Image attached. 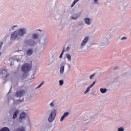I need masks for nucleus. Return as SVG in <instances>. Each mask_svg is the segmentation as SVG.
Listing matches in <instances>:
<instances>
[{
	"label": "nucleus",
	"mask_w": 131,
	"mask_h": 131,
	"mask_svg": "<svg viewBox=\"0 0 131 131\" xmlns=\"http://www.w3.org/2000/svg\"><path fill=\"white\" fill-rule=\"evenodd\" d=\"M0 74L1 75H5V78H8L10 76V74L8 73V70L6 68L0 69Z\"/></svg>",
	"instance_id": "f257e3e1"
},
{
	"label": "nucleus",
	"mask_w": 131,
	"mask_h": 131,
	"mask_svg": "<svg viewBox=\"0 0 131 131\" xmlns=\"http://www.w3.org/2000/svg\"><path fill=\"white\" fill-rule=\"evenodd\" d=\"M30 69H31V68L28 63H25L21 68L22 71H23V72H25V73H27V72H29V71H30Z\"/></svg>",
	"instance_id": "f03ea898"
},
{
	"label": "nucleus",
	"mask_w": 131,
	"mask_h": 131,
	"mask_svg": "<svg viewBox=\"0 0 131 131\" xmlns=\"http://www.w3.org/2000/svg\"><path fill=\"white\" fill-rule=\"evenodd\" d=\"M56 117V111H53L51 114L49 116V117L48 118V120L50 121V122H52V121H54V120L55 119V117Z\"/></svg>",
	"instance_id": "7ed1b4c3"
},
{
	"label": "nucleus",
	"mask_w": 131,
	"mask_h": 131,
	"mask_svg": "<svg viewBox=\"0 0 131 131\" xmlns=\"http://www.w3.org/2000/svg\"><path fill=\"white\" fill-rule=\"evenodd\" d=\"M25 95V90H19L17 92L16 96L17 97H22V96H24Z\"/></svg>",
	"instance_id": "20e7f679"
},
{
	"label": "nucleus",
	"mask_w": 131,
	"mask_h": 131,
	"mask_svg": "<svg viewBox=\"0 0 131 131\" xmlns=\"http://www.w3.org/2000/svg\"><path fill=\"white\" fill-rule=\"evenodd\" d=\"M26 33V30L25 29H20L18 30V34L20 35V36H23Z\"/></svg>",
	"instance_id": "39448f33"
},
{
	"label": "nucleus",
	"mask_w": 131,
	"mask_h": 131,
	"mask_svg": "<svg viewBox=\"0 0 131 131\" xmlns=\"http://www.w3.org/2000/svg\"><path fill=\"white\" fill-rule=\"evenodd\" d=\"M18 36V33L15 31L11 35V39L12 40H15V38H17V37Z\"/></svg>",
	"instance_id": "423d86ee"
},
{
	"label": "nucleus",
	"mask_w": 131,
	"mask_h": 131,
	"mask_svg": "<svg viewBox=\"0 0 131 131\" xmlns=\"http://www.w3.org/2000/svg\"><path fill=\"white\" fill-rule=\"evenodd\" d=\"M88 40H89V37H85L83 41L81 42V46H84L86 42H88Z\"/></svg>",
	"instance_id": "0eeeda50"
},
{
	"label": "nucleus",
	"mask_w": 131,
	"mask_h": 131,
	"mask_svg": "<svg viewBox=\"0 0 131 131\" xmlns=\"http://www.w3.org/2000/svg\"><path fill=\"white\" fill-rule=\"evenodd\" d=\"M69 113L68 112L65 113L60 118V121H63V120H64V119H65V117H67V116H68L69 115Z\"/></svg>",
	"instance_id": "6e6552de"
},
{
	"label": "nucleus",
	"mask_w": 131,
	"mask_h": 131,
	"mask_svg": "<svg viewBox=\"0 0 131 131\" xmlns=\"http://www.w3.org/2000/svg\"><path fill=\"white\" fill-rule=\"evenodd\" d=\"M33 53V50L32 49H29L27 51V55L28 56H31Z\"/></svg>",
	"instance_id": "1a4fd4ad"
},
{
	"label": "nucleus",
	"mask_w": 131,
	"mask_h": 131,
	"mask_svg": "<svg viewBox=\"0 0 131 131\" xmlns=\"http://www.w3.org/2000/svg\"><path fill=\"white\" fill-rule=\"evenodd\" d=\"M19 111H16L13 116L12 119H16L17 118V115L19 113Z\"/></svg>",
	"instance_id": "9d476101"
},
{
	"label": "nucleus",
	"mask_w": 131,
	"mask_h": 131,
	"mask_svg": "<svg viewBox=\"0 0 131 131\" xmlns=\"http://www.w3.org/2000/svg\"><path fill=\"white\" fill-rule=\"evenodd\" d=\"M25 117H26V114L24 112H23L21 114H20V119H23V118H25Z\"/></svg>",
	"instance_id": "9b49d317"
},
{
	"label": "nucleus",
	"mask_w": 131,
	"mask_h": 131,
	"mask_svg": "<svg viewBox=\"0 0 131 131\" xmlns=\"http://www.w3.org/2000/svg\"><path fill=\"white\" fill-rule=\"evenodd\" d=\"M85 23L88 24V25H90L91 24V20L89 18H86L84 19Z\"/></svg>",
	"instance_id": "f8f14e48"
},
{
	"label": "nucleus",
	"mask_w": 131,
	"mask_h": 131,
	"mask_svg": "<svg viewBox=\"0 0 131 131\" xmlns=\"http://www.w3.org/2000/svg\"><path fill=\"white\" fill-rule=\"evenodd\" d=\"M66 57L68 59V60L70 62V61H71V55H70V54H66Z\"/></svg>",
	"instance_id": "ddd939ff"
},
{
	"label": "nucleus",
	"mask_w": 131,
	"mask_h": 131,
	"mask_svg": "<svg viewBox=\"0 0 131 131\" xmlns=\"http://www.w3.org/2000/svg\"><path fill=\"white\" fill-rule=\"evenodd\" d=\"M64 66H62L60 67V73H61V74H63V73H64Z\"/></svg>",
	"instance_id": "4468645a"
},
{
	"label": "nucleus",
	"mask_w": 131,
	"mask_h": 131,
	"mask_svg": "<svg viewBox=\"0 0 131 131\" xmlns=\"http://www.w3.org/2000/svg\"><path fill=\"white\" fill-rule=\"evenodd\" d=\"M100 92L102 94H105V93H106V92H107V89L101 88Z\"/></svg>",
	"instance_id": "2eb2a0df"
},
{
	"label": "nucleus",
	"mask_w": 131,
	"mask_h": 131,
	"mask_svg": "<svg viewBox=\"0 0 131 131\" xmlns=\"http://www.w3.org/2000/svg\"><path fill=\"white\" fill-rule=\"evenodd\" d=\"M0 131H10V129L7 127L2 128Z\"/></svg>",
	"instance_id": "dca6fc26"
},
{
	"label": "nucleus",
	"mask_w": 131,
	"mask_h": 131,
	"mask_svg": "<svg viewBox=\"0 0 131 131\" xmlns=\"http://www.w3.org/2000/svg\"><path fill=\"white\" fill-rule=\"evenodd\" d=\"M79 0H74V1L73 2V3H72L71 7H74L75 4H76V3H77V2H78Z\"/></svg>",
	"instance_id": "f3484780"
},
{
	"label": "nucleus",
	"mask_w": 131,
	"mask_h": 131,
	"mask_svg": "<svg viewBox=\"0 0 131 131\" xmlns=\"http://www.w3.org/2000/svg\"><path fill=\"white\" fill-rule=\"evenodd\" d=\"M43 83H45V81H42L40 83V84L36 87V89H39V88H40V86H41V85H42V84H43Z\"/></svg>",
	"instance_id": "a211bd4d"
},
{
	"label": "nucleus",
	"mask_w": 131,
	"mask_h": 131,
	"mask_svg": "<svg viewBox=\"0 0 131 131\" xmlns=\"http://www.w3.org/2000/svg\"><path fill=\"white\" fill-rule=\"evenodd\" d=\"M34 45V41H30L29 43V46H30L31 47H32Z\"/></svg>",
	"instance_id": "6ab92c4d"
},
{
	"label": "nucleus",
	"mask_w": 131,
	"mask_h": 131,
	"mask_svg": "<svg viewBox=\"0 0 131 131\" xmlns=\"http://www.w3.org/2000/svg\"><path fill=\"white\" fill-rule=\"evenodd\" d=\"M96 83V81H94L93 82L92 84H91L89 86V88H90V89H92V88H93V86H94V85Z\"/></svg>",
	"instance_id": "aec40b11"
},
{
	"label": "nucleus",
	"mask_w": 131,
	"mask_h": 131,
	"mask_svg": "<svg viewBox=\"0 0 131 131\" xmlns=\"http://www.w3.org/2000/svg\"><path fill=\"white\" fill-rule=\"evenodd\" d=\"M16 131H25V128L22 127L21 128H18Z\"/></svg>",
	"instance_id": "412c9836"
},
{
	"label": "nucleus",
	"mask_w": 131,
	"mask_h": 131,
	"mask_svg": "<svg viewBox=\"0 0 131 131\" xmlns=\"http://www.w3.org/2000/svg\"><path fill=\"white\" fill-rule=\"evenodd\" d=\"M65 52V50L64 49H63V50H62V53H61V54H60V56H59V58L61 59V58H62V56H63V54H64V52Z\"/></svg>",
	"instance_id": "4be33fe9"
},
{
	"label": "nucleus",
	"mask_w": 131,
	"mask_h": 131,
	"mask_svg": "<svg viewBox=\"0 0 131 131\" xmlns=\"http://www.w3.org/2000/svg\"><path fill=\"white\" fill-rule=\"evenodd\" d=\"M37 37H38V35L36 34H34L33 35V38H34V39H36V38H37Z\"/></svg>",
	"instance_id": "5701e85b"
},
{
	"label": "nucleus",
	"mask_w": 131,
	"mask_h": 131,
	"mask_svg": "<svg viewBox=\"0 0 131 131\" xmlns=\"http://www.w3.org/2000/svg\"><path fill=\"white\" fill-rule=\"evenodd\" d=\"M95 75H96V74H93L92 75H91L90 76V79H93V78H94V77H95Z\"/></svg>",
	"instance_id": "b1692460"
},
{
	"label": "nucleus",
	"mask_w": 131,
	"mask_h": 131,
	"mask_svg": "<svg viewBox=\"0 0 131 131\" xmlns=\"http://www.w3.org/2000/svg\"><path fill=\"white\" fill-rule=\"evenodd\" d=\"M63 83H64L63 80H59V85H63Z\"/></svg>",
	"instance_id": "393cba45"
},
{
	"label": "nucleus",
	"mask_w": 131,
	"mask_h": 131,
	"mask_svg": "<svg viewBox=\"0 0 131 131\" xmlns=\"http://www.w3.org/2000/svg\"><path fill=\"white\" fill-rule=\"evenodd\" d=\"M90 90H91V88H89V87H88L86 91L84 92V94H86L87 93H89V92H90Z\"/></svg>",
	"instance_id": "a878e982"
},
{
	"label": "nucleus",
	"mask_w": 131,
	"mask_h": 131,
	"mask_svg": "<svg viewBox=\"0 0 131 131\" xmlns=\"http://www.w3.org/2000/svg\"><path fill=\"white\" fill-rule=\"evenodd\" d=\"M77 18H78V16H75V17L73 16V17H71V18H72V19H73V20H77Z\"/></svg>",
	"instance_id": "bb28decb"
},
{
	"label": "nucleus",
	"mask_w": 131,
	"mask_h": 131,
	"mask_svg": "<svg viewBox=\"0 0 131 131\" xmlns=\"http://www.w3.org/2000/svg\"><path fill=\"white\" fill-rule=\"evenodd\" d=\"M124 130V128L123 127H120L118 128V131H123Z\"/></svg>",
	"instance_id": "cd10ccee"
},
{
	"label": "nucleus",
	"mask_w": 131,
	"mask_h": 131,
	"mask_svg": "<svg viewBox=\"0 0 131 131\" xmlns=\"http://www.w3.org/2000/svg\"><path fill=\"white\" fill-rule=\"evenodd\" d=\"M50 106H51V107H54V103L51 102L50 104Z\"/></svg>",
	"instance_id": "c85d7f7f"
},
{
	"label": "nucleus",
	"mask_w": 131,
	"mask_h": 131,
	"mask_svg": "<svg viewBox=\"0 0 131 131\" xmlns=\"http://www.w3.org/2000/svg\"><path fill=\"white\" fill-rule=\"evenodd\" d=\"M69 50H70V47H68L66 48V51H69Z\"/></svg>",
	"instance_id": "c756f323"
},
{
	"label": "nucleus",
	"mask_w": 131,
	"mask_h": 131,
	"mask_svg": "<svg viewBox=\"0 0 131 131\" xmlns=\"http://www.w3.org/2000/svg\"><path fill=\"white\" fill-rule=\"evenodd\" d=\"M3 43H4V42H0V48H2V46H3Z\"/></svg>",
	"instance_id": "7c9ffc66"
},
{
	"label": "nucleus",
	"mask_w": 131,
	"mask_h": 131,
	"mask_svg": "<svg viewBox=\"0 0 131 131\" xmlns=\"http://www.w3.org/2000/svg\"><path fill=\"white\" fill-rule=\"evenodd\" d=\"M121 39H122V40L126 39V37H124L122 38Z\"/></svg>",
	"instance_id": "2f4dec72"
},
{
	"label": "nucleus",
	"mask_w": 131,
	"mask_h": 131,
	"mask_svg": "<svg viewBox=\"0 0 131 131\" xmlns=\"http://www.w3.org/2000/svg\"><path fill=\"white\" fill-rule=\"evenodd\" d=\"M16 26H14L12 27V29H14V27H16Z\"/></svg>",
	"instance_id": "473e14b6"
},
{
	"label": "nucleus",
	"mask_w": 131,
	"mask_h": 131,
	"mask_svg": "<svg viewBox=\"0 0 131 131\" xmlns=\"http://www.w3.org/2000/svg\"><path fill=\"white\" fill-rule=\"evenodd\" d=\"M94 2H98V0H94Z\"/></svg>",
	"instance_id": "72a5a7b5"
},
{
	"label": "nucleus",
	"mask_w": 131,
	"mask_h": 131,
	"mask_svg": "<svg viewBox=\"0 0 131 131\" xmlns=\"http://www.w3.org/2000/svg\"><path fill=\"white\" fill-rule=\"evenodd\" d=\"M1 55H2V53L0 52V56H1Z\"/></svg>",
	"instance_id": "f704fd0d"
},
{
	"label": "nucleus",
	"mask_w": 131,
	"mask_h": 131,
	"mask_svg": "<svg viewBox=\"0 0 131 131\" xmlns=\"http://www.w3.org/2000/svg\"><path fill=\"white\" fill-rule=\"evenodd\" d=\"M39 31H41V30H39Z\"/></svg>",
	"instance_id": "c9c22d12"
}]
</instances>
